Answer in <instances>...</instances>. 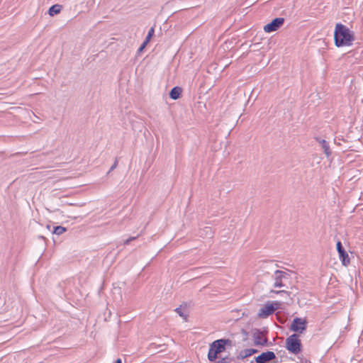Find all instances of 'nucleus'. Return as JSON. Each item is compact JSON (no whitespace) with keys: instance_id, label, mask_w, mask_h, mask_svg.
Returning <instances> with one entry per match:
<instances>
[{"instance_id":"1","label":"nucleus","mask_w":363,"mask_h":363,"mask_svg":"<svg viewBox=\"0 0 363 363\" xmlns=\"http://www.w3.org/2000/svg\"><path fill=\"white\" fill-rule=\"evenodd\" d=\"M335 45L337 48L350 46L354 40V33L345 25L337 23L334 31Z\"/></svg>"},{"instance_id":"2","label":"nucleus","mask_w":363,"mask_h":363,"mask_svg":"<svg viewBox=\"0 0 363 363\" xmlns=\"http://www.w3.org/2000/svg\"><path fill=\"white\" fill-rule=\"evenodd\" d=\"M231 341L228 339H218L213 341L209 345L208 359L213 362L218 358V354L225 350L226 345H230Z\"/></svg>"},{"instance_id":"3","label":"nucleus","mask_w":363,"mask_h":363,"mask_svg":"<svg viewBox=\"0 0 363 363\" xmlns=\"http://www.w3.org/2000/svg\"><path fill=\"white\" fill-rule=\"evenodd\" d=\"M286 347L289 352L294 354H297L301 352V342L297 334L294 333L286 338Z\"/></svg>"},{"instance_id":"4","label":"nucleus","mask_w":363,"mask_h":363,"mask_svg":"<svg viewBox=\"0 0 363 363\" xmlns=\"http://www.w3.org/2000/svg\"><path fill=\"white\" fill-rule=\"evenodd\" d=\"M279 303H267L262 307L258 312V316L261 318H266L273 314L278 308Z\"/></svg>"},{"instance_id":"5","label":"nucleus","mask_w":363,"mask_h":363,"mask_svg":"<svg viewBox=\"0 0 363 363\" xmlns=\"http://www.w3.org/2000/svg\"><path fill=\"white\" fill-rule=\"evenodd\" d=\"M306 327L307 321L305 319L296 317L293 320L290 330L296 333H302L306 330Z\"/></svg>"},{"instance_id":"6","label":"nucleus","mask_w":363,"mask_h":363,"mask_svg":"<svg viewBox=\"0 0 363 363\" xmlns=\"http://www.w3.org/2000/svg\"><path fill=\"white\" fill-rule=\"evenodd\" d=\"M336 249L339 255L340 260L343 266L347 267L350 263V259L347 252L342 246L341 241L338 240L336 243Z\"/></svg>"},{"instance_id":"7","label":"nucleus","mask_w":363,"mask_h":363,"mask_svg":"<svg viewBox=\"0 0 363 363\" xmlns=\"http://www.w3.org/2000/svg\"><path fill=\"white\" fill-rule=\"evenodd\" d=\"M254 345L256 346H267L268 340L264 337V333L259 329H255L252 334Z\"/></svg>"},{"instance_id":"8","label":"nucleus","mask_w":363,"mask_h":363,"mask_svg":"<svg viewBox=\"0 0 363 363\" xmlns=\"http://www.w3.org/2000/svg\"><path fill=\"white\" fill-rule=\"evenodd\" d=\"M276 359L277 357L274 352L267 351L255 357L254 361L256 363H269L271 361Z\"/></svg>"},{"instance_id":"9","label":"nucleus","mask_w":363,"mask_h":363,"mask_svg":"<svg viewBox=\"0 0 363 363\" xmlns=\"http://www.w3.org/2000/svg\"><path fill=\"white\" fill-rule=\"evenodd\" d=\"M284 23V18H275L270 23L264 26L266 33H272L278 30Z\"/></svg>"},{"instance_id":"10","label":"nucleus","mask_w":363,"mask_h":363,"mask_svg":"<svg viewBox=\"0 0 363 363\" xmlns=\"http://www.w3.org/2000/svg\"><path fill=\"white\" fill-rule=\"evenodd\" d=\"M288 276L287 272L281 271V270H276L274 272V287H282L284 286V284L282 283V279H286Z\"/></svg>"},{"instance_id":"11","label":"nucleus","mask_w":363,"mask_h":363,"mask_svg":"<svg viewBox=\"0 0 363 363\" xmlns=\"http://www.w3.org/2000/svg\"><path fill=\"white\" fill-rule=\"evenodd\" d=\"M315 140L321 145L322 149L324 151L327 157H329L331 155V151L330 148V145L328 142H327L324 139H321L320 138H315Z\"/></svg>"},{"instance_id":"12","label":"nucleus","mask_w":363,"mask_h":363,"mask_svg":"<svg viewBox=\"0 0 363 363\" xmlns=\"http://www.w3.org/2000/svg\"><path fill=\"white\" fill-rule=\"evenodd\" d=\"M257 352H258V350L257 349H254V348L245 349L240 352L239 358L245 359V358L250 357L251 355L256 354Z\"/></svg>"},{"instance_id":"13","label":"nucleus","mask_w":363,"mask_h":363,"mask_svg":"<svg viewBox=\"0 0 363 363\" xmlns=\"http://www.w3.org/2000/svg\"><path fill=\"white\" fill-rule=\"evenodd\" d=\"M182 92V89L181 87L174 86L169 91V97L173 100H177L180 97Z\"/></svg>"},{"instance_id":"14","label":"nucleus","mask_w":363,"mask_h":363,"mask_svg":"<svg viewBox=\"0 0 363 363\" xmlns=\"http://www.w3.org/2000/svg\"><path fill=\"white\" fill-rule=\"evenodd\" d=\"M61 11V6L59 4H55L50 7L48 13L50 16H53L59 13Z\"/></svg>"},{"instance_id":"15","label":"nucleus","mask_w":363,"mask_h":363,"mask_svg":"<svg viewBox=\"0 0 363 363\" xmlns=\"http://www.w3.org/2000/svg\"><path fill=\"white\" fill-rule=\"evenodd\" d=\"M66 231H67L66 228L61 226V225H58V226H55L53 228L52 233L57 235H60Z\"/></svg>"},{"instance_id":"16","label":"nucleus","mask_w":363,"mask_h":363,"mask_svg":"<svg viewBox=\"0 0 363 363\" xmlns=\"http://www.w3.org/2000/svg\"><path fill=\"white\" fill-rule=\"evenodd\" d=\"M154 33H155V29H154V28H153V27H152V28L149 30V31H148V33H147V36H146V38H145V40L146 42H148V43H149V41L150 40V39H151V38H152V37L153 36Z\"/></svg>"},{"instance_id":"17","label":"nucleus","mask_w":363,"mask_h":363,"mask_svg":"<svg viewBox=\"0 0 363 363\" xmlns=\"http://www.w3.org/2000/svg\"><path fill=\"white\" fill-rule=\"evenodd\" d=\"M277 294H280L281 296L288 297L289 296V292L285 290H280L277 291Z\"/></svg>"},{"instance_id":"18","label":"nucleus","mask_w":363,"mask_h":363,"mask_svg":"<svg viewBox=\"0 0 363 363\" xmlns=\"http://www.w3.org/2000/svg\"><path fill=\"white\" fill-rule=\"evenodd\" d=\"M175 311L179 314V316H181L182 318H186V316L183 313L182 309L181 308V307L177 308L175 309Z\"/></svg>"},{"instance_id":"19","label":"nucleus","mask_w":363,"mask_h":363,"mask_svg":"<svg viewBox=\"0 0 363 363\" xmlns=\"http://www.w3.org/2000/svg\"><path fill=\"white\" fill-rule=\"evenodd\" d=\"M117 165H118V160L117 158L115 160L113 164H112V166L111 167L109 171L108 172V174L110 173L111 171H113V169H115L116 167H117Z\"/></svg>"},{"instance_id":"20","label":"nucleus","mask_w":363,"mask_h":363,"mask_svg":"<svg viewBox=\"0 0 363 363\" xmlns=\"http://www.w3.org/2000/svg\"><path fill=\"white\" fill-rule=\"evenodd\" d=\"M137 237H130L124 242V245H128L130 241L136 239Z\"/></svg>"},{"instance_id":"21","label":"nucleus","mask_w":363,"mask_h":363,"mask_svg":"<svg viewBox=\"0 0 363 363\" xmlns=\"http://www.w3.org/2000/svg\"><path fill=\"white\" fill-rule=\"evenodd\" d=\"M147 43H148V42H146L145 40H144V42L142 43V45H140V47L139 48V51H141L143 49H144Z\"/></svg>"},{"instance_id":"22","label":"nucleus","mask_w":363,"mask_h":363,"mask_svg":"<svg viewBox=\"0 0 363 363\" xmlns=\"http://www.w3.org/2000/svg\"><path fill=\"white\" fill-rule=\"evenodd\" d=\"M204 230L206 232V233H210V235H211V228L210 227H206Z\"/></svg>"},{"instance_id":"23","label":"nucleus","mask_w":363,"mask_h":363,"mask_svg":"<svg viewBox=\"0 0 363 363\" xmlns=\"http://www.w3.org/2000/svg\"><path fill=\"white\" fill-rule=\"evenodd\" d=\"M277 291H275V290L272 289L269 293L270 294L274 293V294H277Z\"/></svg>"},{"instance_id":"24","label":"nucleus","mask_w":363,"mask_h":363,"mask_svg":"<svg viewBox=\"0 0 363 363\" xmlns=\"http://www.w3.org/2000/svg\"><path fill=\"white\" fill-rule=\"evenodd\" d=\"M116 363H122V361L121 359H117Z\"/></svg>"}]
</instances>
